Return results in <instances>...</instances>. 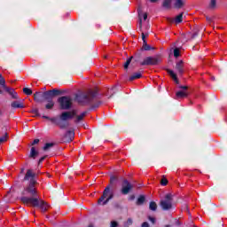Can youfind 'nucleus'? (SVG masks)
Here are the masks:
<instances>
[{
    "label": "nucleus",
    "instance_id": "obj_1",
    "mask_svg": "<svg viewBox=\"0 0 227 227\" xmlns=\"http://www.w3.org/2000/svg\"><path fill=\"white\" fill-rule=\"evenodd\" d=\"M35 176H36V174L33 170H27L24 180H30V183L24 189L22 192L23 197L20 198V201L23 205H27V207H38L41 208V212H47L51 206L43 200L36 197L38 191L36 190V180H35ZM27 194L32 197H27Z\"/></svg>",
    "mask_w": 227,
    "mask_h": 227
},
{
    "label": "nucleus",
    "instance_id": "obj_2",
    "mask_svg": "<svg viewBox=\"0 0 227 227\" xmlns=\"http://www.w3.org/2000/svg\"><path fill=\"white\" fill-rule=\"evenodd\" d=\"M97 90H89L77 96V102L80 106H91L93 109L100 107L102 102L97 98Z\"/></svg>",
    "mask_w": 227,
    "mask_h": 227
},
{
    "label": "nucleus",
    "instance_id": "obj_3",
    "mask_svg": "<svg viewBox=\"0 0 227 227\" xmlns=\"http://www.w3.org/2000/svg\"><path fill=\"white\" fill-rule=\"evenodd\" d=\"M60 93L61 91L56 89L44 92L38 91L34 94V100L35 102L42 104L43 102H45V100H53L54 97H58L59 95H60Z\"/></svg>",
    "mask_w": 227,
    "mask_h": 227
},
{
    "label": "nucleus",
    "instance_id": "obj_4",
    "mask_svg": "<svg viewBox=\"0 0 227 227\" xmlns=\"http://www.w3.org/2000/svg\"><path fill=\"white\" fill-rule=\"evenodd\" d=\"M160 205L163 210L173 208V195L171 193L165 195V198L160 200Z\"/></svg>",
    "mask_w": 227,
    "mask_h": 227
},
{
    "label": "nucleus",
    "instance_id": "obj_5",
    "mask_svg": "<svg viewBox=\"0 0 227 227\" xmlns=\"http://www.w3.org/2000/svg\"><path fill=\"white\" fill-rule=\"evenodd\" d=\"M160 58L159 57H147L140 63L141 67H150L159 65Z\"/></svg>",
    "mask_w": 227,
    "mask_h": 227
},
{
    "label": "nucleus",
    "instance_id": "obj_6",
    "mask_svg": "<svg viewBox=\"0 0 227 227\" xmlns=\"http://www.w3.org/2000/svg\"><path fill=\"white\" fill-rule=\"evenodd\" d=\"M110 186H106L103 192V195L98 199V203L100 205H106L109 202V200H113V193L109 195Z\"/></svg>",
    "mask_w": 227,
    "mask_h": 227
},
{
    "label": "nucleus",
    "instance_id": "obj_7",
    "mask_svg": "<svg viewBox=\"0 0 227 227\" xmlns=\"http://www.w3.org/2000/svg\"><path fill=\"white\" fill-rule=\"evenodd\" d=\"M59 104H60L61 109L68 110L72 107V98L70 97H61L59 98Z\"/></svg>",
    "mask_w": 227,
    "mask_h": 227
},
{
    "label": "nucleus",
    "instance_id": "obj_8",
    "mask_svg": "<svg viewBox=\"0 0 227 227\" xmlns=\"http://www.w3.org/2000/svg\"><path fill=\"white\" fill-rule=\"evenodd\" d=\"M121 187H122L121 190V194L127 195L129 194V192H130V191H132V189L134 188V185H132V184H130L129 180L123 179Z\"/></svg>",
    "mask_w": 227,
    "mask_h": 227
},
{
    "label": "nucleus",
    "instance_id": "obj_9",
    "mask_svg": "<svg viewBox=\"0 0 227 227\" xmlns=\"http://www.w3.org/2000/svg\"><path fill=\"white\" fill-rule=\"evenodd\" d=\"M77 114V112L75 110L70 111V112H63L59 118L62 121H67V120H72L74 116Z\"/></svg>",
    "mask_w": 227,
    "mask_h": 227
},
{
    "label": "nucleus",
    "instance_id": "obj_10",
    "mask_svg": "<svg viewBox=\"0 0 227 227\" xmlns=\"http://www.w3.org/2000/svg\"><path fill=\"white\" fill-rule=\"evenodd\" d=\"M176 70H177L179 75H184V74H185V64H184V60L176 62Z\"/></svg>",
    "mask_w": 227,
    "mask_h": 227
},
{
    "label": "nucleus",
    "instance_id": "obj_11",
    "mask_svg": "<svg viewBox=\"0 0 227 227\" xmlns=\"http://www.w3.org/2000/svg\"><path fill=\"white\" fill-rule=\"evenodd\" d=\"M189 97V91L187 90H179L176 93V100H180L182 98H187Z\"/></svg>",
    "mask_w": 227,
    "mask_h": 227
},
{
    "label": "nucleus",
    "instance_id": "obj_12",
    "mask_svg": "<svg viewBox=\"0 0 227 227\" xmlns=\"http://www.w3.org/2000/svg\"><path fill=\"white\" fill-rule=\"evenodd\" d=\"M167 20L168 22H170V23L176 22V24H180V22L184 20V12H181L179 15H177L176 19L168 18Z\"/></svg>",
    "mask_w": 227,
    "mask_h": 227
},
{
    "label": "nucleus",
    "instance_id": "obj_13",
    "mask_svg": "<svg viewBox=\"0 0 227 227\" xmlns=\"http://www.w3.org/2000/svg\"><path fill=\"white\" fill-rule=\"evenodd\" d=\"M66 141H67V143H72V141H74V137H75V132L74 130H68L66 135Z\"/></svg>",
    "mask_w": 227,
    "mask_h": 227
},
{
    "label": "nucleus",
    "instance_id": "obj_14",
    "mask_svg": "<svg viewBox=\"0 0 227 227\" xmlns=\"http://www.w3.org/2000/svg\"><path fill=\"white\" fill-rule=\"evenodd\" d=\"M138 17H139V27H143V20H146L148 19V13L138 12Z\"/></svg>",
    "mask_w": 227,
    "mask_h": 227
},
{
    "label": "nucleus",
    "instance_id": "obj_15",
    "mask_svg": "<svg viewBox=\"0 0 227 227\" xmlns=\"http://www.w3.org/2000/svg\"><path fill=\"white\" fill-rule=\"evenodd\" d=\"M4 90L7 93H9V95H11L12 98H15V99L19 98V95L17 94V92H15V90H13L12 88L5 87Z\"/></svg>",
    "mask_w": 227,
    "mask_h": 227
},
{
    "label": "nucleus",
    "instance_id": "obj_16",
    "mask_svg": "<svg viewBox=\"0 0 227 227\" xmlns=\"http://www.w3.org/2000/svg\"><path fill=\"white\" fill-rule=\"evenodd\" d=\"M11 106L13 109H24V103L20 102V101H13L11 104Z\"/></svg>",
    "mask_w": 227,
    "mask_h": 227
},
{
    "label": "nucleus",
    "instance_id": "obj_17",
    "mask_svg": "<svg viewBox=\"0 0 227 227\" xmlns=\"http://www.w3.org/2000/svg\"><path fill=\"white\" fill-rule=\"evenodd\" d=\"M167 74H168V75H170V77L173 79V81H175V82L176 84H178V77L176 76V74H175V72H173V70L167 69Z\"/></svg>",
    "mask_w": 227,
    "mask_h": 227
},
{
    "label": "nucleus",
    "instance_id": "obj_18",
    "mask_svg": "<svg viewBox=\"0 0 227 227\" xmlns=\"http://www.w3.org/2000/svg\"><path fill=\"white\" fill-rule=\"evenodd\" d=\"M86 114H88V113L83 112L80 115H77L74 122L79 123V121H82L84 120V118H86Z\"/></svg>",
    "mask_w": 227,
    "mask_h": 227
},
{
    "label": "nucleus",
    "instance_id": "obj_19",
    "mask_svg": "<svg viewBox=\"0 0 227 227\" xmlns=\"http://www.w3.org/2000/svg\"><path fill=\"white\" fill-rule=\"evenodd\" d=\"M38 151H36V148L35 147H32L31 148V151H30V159H36V157H38Z\"/></svg>",
    "mask_w": 227,
    "mask_h": 227
},
{
    "label": "nucleus",
    "instance_id": "obj_20",
    "mask_svg": "<svg viewBox=\"0 0 227 227\" xmlns=\"http://www.w3.org/2000/svg\"><path fill=\"white\" fill-rule=\"evenodd\" d=\"M143 74L141 73H134L131 76H129V81H136V79H141Z\"/></svg>",
    "mask_w": 227,
    "mask_h": 227
},
{
    "label": "nucleus",
    "instance_id": "obj_21",
    "mask_svg": "<svg viewBox=\"0 0 227 227\" xmlns=\"http://www.w3.org/2000/svg\"><path fill=\"white\" fill-rule=\"evenodd\" d=\"M162 6L163 8H166V10H171V0H164Z\"/></svg>",
    "mask_w": 227,
    "mask_h": 227
},
{
    "label": "nucleus",
    "instance_id": "obj_22",
    "mask_svg": "<svg viewBox=\"0 0 227 227\" xmlns=\"http://www.w3.org/2000/svg\"><path fill=\"white\" fill-rule=\"evenodd\" d=\"M0 86H2V88L4 90L5 88H8V86H6V80L4 79V77L3 76V74H0Z\"/></svg>",
    "mask_w": 227,
    "mask_h": 227
},
{
    "label": "nucleus",
    "instance_id": "obj_23",
    "mask_svg": "<svg viewBox=\"0 0 227 227\" xmlns=\"http://www.w3.org/2000/svg\"><path fill=\"white\" fill-rule=\"evenodd\" d=\"M48 103L45 105V109L51 110L54 108V100H49Z\"/></svg>",
    "mask_w": 227,
    "mask_h": 227
},
{
    "label": "nucleus",
    "instance_id": "obj_24",
    "mask_svg": "<svg viewBox=\"0 0 227 227\" xmlns=\"http://www.w3.org/2000/svg\"><path fill=\"white\" fill-rule=\"evenodd\" d=\"M43 118H44V120H50V121H51V123H54L55 125H58V123L59 122L56 118H50L49 116L45 115H43Z\"/></svg>",
    "mask_w": 227,
    "mask_h": 227
},
{
    "label": "nucleus",
    "instance_id": "obj_25",
    "mask_svg": "<svg viewBox=\"0 0 227 227\" xmlns=\"http://www.w3.org/2000/svg\"><path fill=\"white\" fill-rule=\"evenodd\" d=\"M174 6L175 8L180 9L182 6H184V2L182 0H176Z\"/></svg>",
    "mask_w": 227,
    "mask_h": 227
},
{
    "label": "nucleus",
    "instance_id": "obj_26",
    "mask_svg": "<svg viewBox=\"0 0 227 227\" xmlns=\"http://www.w3.org/2000/svg\"><path fill=\"white\" fill-rule=\"evenodd\" d=\"M57 127H59V129H67L68 127V122L59 121L57 122Z\"/></svg>",
    "mask_w": 227,
    "mask_h": 227
},
{
    "label": "nucleus",
    "instance_id": "obj_27",
    "mask_svg": "<svg viewBox=\"0 0 227 227\" xmlns=\"http://www.w3.org/2000/svg\"><path fill=\"white\" fill-rule=\"evenodd\" d=\"M150 210H153V212H155L157 210V203L155 201H152L149 205Z\"/></svg>",
    "mask_w": 227,
    "mask_h": 227
},
{
    "label": "nucleus",
    "instance_id": "obj_28",
    "mask_svg": "<svg viewBox=\"0 0 227 227\" xmlns=\"http://www.w3.org/2000/svg\"><path fill=\"white\" fill-rule=\"evenodd\" d=\"M145 198L144 195L140 196L137 200V205H143V203H145Z\"/></svg>",
    "mask_w": 227,
    "mask_h": 227
},
{
    "label": "nucleus",
    "instance_id": "obj_29",
    "mask_svg": "<svg viewBox=\"0 0 227 227\" xmlns=\"http://www.w3.org/2000/svg\"><path fill=\"white\" fill-rule=\"evenodd\" d=\"M142 49L144 51H151L152 50V47L145 42H144V44L142 46Z\"/></svg>",
    "mask_w": 227,
    "mask_h": 227
},
{
    "label": "nucleus",
    "instance_id": "obj_30",
    "mask_svg": "<svg viewBox=\"0 0 227 227\" xmlns=\"http://www.w3.org/2000/svg\"><path fill=\"white\" fill-rule=\"evenodd\" d=\"M23 93L25 95H33V90L29 88H23Z\"/></svg>",
    "mask_w": 227,
    "mask_h": 227
},
{
    "label": "nucleus",
    "instance_id": "obj_31",
    "mask_svg": "<svg viewBox=\"0 0 227 227\" xmlns=\"http://www.w3.org/2000/svg\"><path fill=\"white\" fill-rule=\"evenodd\" d=\"M160 184V185H168V178H166L165 176H162V178H161Z\"/></svg>",
    "mask_w": 227,
    "mask_h": 227
},
{
    "label": "nucleus",
    "instance_id": "obj_32",
    "mask_svg": "<svg viewBox=\"0 0 227 227\" xmlns=\"http://www.w3.org/2000/svg\"><path fill=\"white\" fill-rule=\"evenodd\" d=\"M132 58H133V57H130V58L126 60V62L124 63V68H125V70H127V68H129V65H130V63L132 62Z\"/></svg>",
    "mask_w": 227,
    "mask_h": 227
},
{
    "label": "nucleus",
    "instance_id": "obj_33",
    "mask_svg": "<svg viewBox=\"0 0 227 227\" xmlns=\"http://www.w3.org/2000/svg\"><path fill=\"white\" fill-rule=\"evenodd\" d=\"M5 141H8V134H6V133L4 136L0 137V145H3V143H5Z\"/></svg>",
    "mask_w": 227,
    "mask_h": 227
},
{
    "label": "nucleus",
    "instance_id": "obj_34",
    "mask_svg": "<svg viewBox=\"0 0 227 227\" xmlns=\"http://www.w3.org/2000/svg\"><path fill=\"white\" fill-rule=\"evenodd\" d=\"M52 146H54V143H47V144H45V145L43 146L44 152H46V150H49V148H52Z\"/></svg>",
    "mask_w": 227,
    "mask_h": 227
},
{
    "label": "nucleus",
    "instance_id": "obj_35",
    "mask_svg": "<svg viewBox=\"0 0 227 227\" xmlns=\"http://www.w3.org/2000/svg\"><path fill=\"white\" fill-rule=\"evenodd\" d=\"M179 56H180V48L174 49V57L179 58Z\"/></svg>",
    "mask_w": 227,
    "mask_h": 227
},
{
    "label": "nucleus",
    "instance_id": "obj_36",
    "mask_svg": "<svg viewBox=\"0 0 227 227\" xmlns=\"http://www.w3.org/2000/svg\"><path fill=\"white\" fill-rule=\"evenodd\" d=\"M116 180H118V176H112L110 177V185H113L114 184V182H116Z\"/></svg>",
    "mask_w": 227,
    "mask_h": 227
},
{
    "label": "nucleus",
    "instance_id": "obj_37",
    "mask_svg": "<svg viewBox=\"0 0 227 227\" xmlns=\"http://www.w3.org/2000/svg\"><path fill=\"white\" fill-rule=\"evenodd\" d=\"M215 4H216L215 0H211V2L209 4V7L210 8H215Z\"/></svg>",
    "mask_w": 227,
    "mask_h": 227
},
{
    "label": "nucleus",
    "instance_id": "obj_38",
    "mask_svg": "<svg viewBox=\"0 0 227 227\" xmlns=\"http://www.w3.org/2000/svg\"><path fill=\"white\" fill-rule=\"evenodd\" d=\"M133 221H132V218H129L126 222V226L129 227V226H131Z\"/></svg>",
    "mask_w": 227,
    "mask_h": 227
},
{
    "label": "nucleus",
    "instance_id": "obj_39",
    "mask_svg": "<svg viewBox=\"0 0 227 227\" xmlns=\"http://www.w3.org/2000/svg\"><path fill=\"white\" fill-rule=\"evenodd\" d=\"M110 227H118V222H116V221H112V222H111V224H110Z\"/></svg>",
    "mask_w": 227,
    "mask_h": 227
},
{
    "label": "nucleus",
    "instance_id": "obj_40",
    "mask_svg": "<svg viewBox=\"0 0 227 227\" xmlns=\"http://www.w3.org/2000/svg\"><path fill=\"white\" fill-rule=\"evenodd\" d=\"M148 219H149V221H151V223H152L153 224H155V222H156L155 217L148 216Z\"/></svg>",
    "mask_w": 227,
    "mask_h": 227
},
{
    "label": "nucleus",
    "instance_id": "obj_41",
    "mask_svg": "<svg viewBox=\"0 0 227 227\" xmlns=\"http://www.w3.org/2000/svg\"><path fill=\"white\" fill-rule=\"evenodd\" d=\"M40 143V139L36 138L34 140V142L32 143V146H34V145H38Z\"/></svg>",
    "mask_w": 227,
    "mask_h": 227
},
{
    "label": "nucleus",
    "instance_id": "obj_42",
    "mask_svg": "<svg viewBox=\"0 0 227 227\" xmlns=\"http://www.w3.org/2000/svg\"><path fill=\"white\" fill-rule=\"evenodd\" d=\"M141 227H150V224L148 223V222H144Z\"/></svg>",
    "mask_w": 227,
    "mask_h": 227
},
{
    "label": "nucleus",
    "instance_id": "obj_43",
    "mask_svg": "<svg viewBox=\"0 0 227 227\" xmlns=\"http://www.w3.org/2000/svg\"><path fill=\"white\" fill-rule=\"evenodd\" d=\"M142 40L143 43L146 42V35H145V33H142Z\"/></svg>",
    "mask_w": 227,
    "mask_h": 227
},
{
    "label": "nucleus",
    "instance_id": "obj_44",
    "mask_svg": "<svg viewBox=\"0 0 227 227\" xmlns=\"http://www.w3.org/2000/svg\"><path fill=\"white\" fill-rule=\"evenodd\" d=\"M181 90H184V91H187V90H189L188 86H180Z\"/></svg>",
    "mask_w": 227,
    "mask_h": 227
},
{
    "label": "nucleus",
    "instance_id": "obj_45",
    "mask_svg": "<svg viewBox=\"0 0 227 227\" xmlns=\"http://www.w3.org/2000/svg\"><path fill=\"white\" fill-rule=\"evenodd\" d=\"M44 159H47V156H43L42 158H40V160H39V164H42V161H43Z\"/></svg>",
    "mask_w": 227,
    "mask_h": 227
},
{
    "label": "nucleus",
    "instance_id": "obj_46",
    "mask_svg": "<svg viewBox=\"0 0 227 227\" xmlns=\"http://www.w3.org/2000/svg\"><path fill=\"white\" fill-rule=\"evenodd\" d=\"M32 113H33V114H38V110L35 109V110L32 111Z\"/></svg>",
    "mask_w": 227,
    "mask_h": 227
},
{
    "label": "nucleus",
    "instance_id": "obj_47",
    "mask_svg": "<svg viewBox=\"0 0 227 227\" xmlns=\"http://www.w3.org/2000/svg\"><path fill=\"white\" fill-rule=\"evenodd\" d=\"M158 0H150L151 3H157Z\"/></svg>",
    "mask_w": 227,
    "mask_h": 227
},
{
    "label": "nucleus",
    "instance_id": "obj_48",
    "mask_svg": "<svg viewBox=\"0 0 227 227\" xmlns=\"http://www.w3.org/2000/svg\"><path fill=\"white\" fill-rule=\"evenodd\" d=\"M88 227H94L93 224H90Z\"/></svg>",
    "mask_w": 227,
    "mask_h": 227
},
{
    "label": "nucleus",
    "instance_id": "obj_49",
    "mask_svg": "<svg viewBox=\"0 0 227 227\" xmlns=\"http://www.w3.org/2000/svg\"><path fill=\"white\" fill-rule=\"evenodd\" d=\"M3 93V90H0V95Z\"/></svg>",
    "mask_w": 227,
    "mask_h": 227
},
{
    "label": "nucleus",
    "instance_id": "obj_50",
    "mask_svg": "<svg viewBox=\"0 0 227 227\" xmlns=\"http://www.w3.org/2000/svg\"><path fill=\"white\" fill-rule=\"evenodd\" d=\"M7 196H10V192L7 193Z\"/></svg>",
    "mask_w": 227,
    "mask_h": 227
}]
</instances>
